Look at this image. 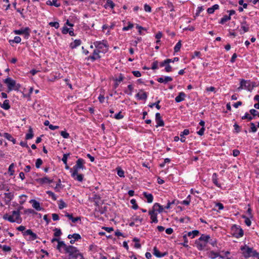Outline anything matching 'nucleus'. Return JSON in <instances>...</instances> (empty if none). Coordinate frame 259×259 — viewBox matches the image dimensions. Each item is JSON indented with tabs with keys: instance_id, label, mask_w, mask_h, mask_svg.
<instances>
[{
	"instance_id": "1",
	"label": "nucleus",
	"mask_w": 259,
	"mask_h": 259,
	"mask_svg": "<svg viewBox=\"0 0 259 259\" xmlns=\"http://www.w3.org/2000/svg\"><path fill=\"white\" fill-rule=\"evenodd\" d=\"M3 219L11 223H14L16 222L17 223L20 224L22 222V219L20 217L19 210L13 211L12 215H8V214H4Z\"/></svg>"
},
{
	"instance_id": "2",
	"label": "nucleus",
	"mask_w": 259,
	"mask_h": 259,
	"mask_svg": "<svg viewBox=\"0 0 259 259\" xmlns=\"http://www.w3.org/2000/svg\"><path fill=\"white\" fill-rule=\"evenodd\" d=\"M85 161L82 158H79L76 161V164L73 166L72 168L70 169V172H73V175H76L77 172H78L80 169H85L84 166Z\"/></svg>"
},
{
	"instance_id": "3",
	"label": "nucleus",
	"mask_w": 259,
	"mask_h": 259,
	"mask_svg": "<svg viewBox=\"0 0 259 259\" xmlns=\"http://www.w3.org/2000/svg\"><path fill=\"white\" fill-rule=\"evenodd\" d=\"M94 46L96 50L99 51L100 53H105L108 51V46L106 40L96 41L94 42Z\"/></svg>"
},
{
	"instance_id": "4",
	"label": "nucleus",
	"mask_w": 259,
	"mask_h": 259,
	"mask_svg": "<svg viewBox=\"0 0 259 259\" xmlns=\"http://www.w3.org/2000/svg\"><path fill=\"white\" fill-rule=\"evenodd\" d=\"M231 234L235 238H239L243 236L244 232L240 226L233 225L231 227Z\"/></svg>"
},
{
	"instance_id": "5",
	"label": "nucleus",
	"mask_w": 259,
	"mask_h": 259,
	"mask_svg": "<svg viewBox=\"0 0 259 259\" xmlns=\"http://www.w3.org/2000/svg\"><path fill=\"white\" fill-rule=\"evenodd\" d=\"M4 83H6L8 85L9 91H11L12 90H17L20 87V84H18L16 86V88L14 87L16 86V81L12 79L11 77H7L4 80Z\"/></svg>"
},
{
	"instance_id": "6",
	"label": "nucleus",
	"mask_w": 259,
	"mask_h": 259,
	"mask_svg": "<svg viewBox=\"0 0 259 259\" xmlns=\"http://www.w3.org/2000/svg\"><path fill=\"white\" fill-rule=\"evenodd\" d=\"M237 89L239 91L242 89H245L248 91H251L250 80H247L244 79H240V87H238Z\"/></svg>"
},
{
	"instance_id": "7",
	"label": "nucleus",
	"mask_w": 259,
	"mask_h": 259,
	"mask_svg": "<svg viewBox=\"0 0 259 259\" xmlns=\"http://www.w3.org/2000/svg\"><path fill=\"white\" fill-rule=\"evenodd\" d=\"M15 34L22 35L24 34V38L28 39L30 36V29L28 27H25L18 30H14Z\"/></svg>"
},
{
	"instance_id": "8",
	"label": "nucleus",
	"mask_w": 259,
	"mask_h": 259,
	"mask_svg": "<svg viewBox=\"0 0 259 259\" xmlns=\"http://www.w3.org/2000/svg\"><path fill=\"white\" fill-rule=\"evenodd\" d=\"M99 51L97 50H94L93 53L92 55H90L88 57L86 58V59L88 60H91L92 62H94L95 60L97 59H100L101 58V56L99 55Z\"/></svg>"
},
{
	"instance_id": "9",
	"label": "nucleus",
	"mask_w": 259,
	"mask_h": 259,
	"mask_svg": "<svg viewBox=\"0 0 259 259\" xmlns=\"http://www.w3.org/2000/svg\"><path fill=\"white\" fill-rule=\"evenodd\" d=\"M23 235L24 236L30 235L29 240L32 241L38 238L37 235L35 233H33L31 229H28L23 232Z\"/></svg>"
},
{
	"instance_id": "10",
	"label": "nucleus",
	"mask_w": 259,
	"mask_h": 259,
	"mask_svg": "<svg viewBox=\"0 0 259 259\" xmlns=\"http://www.w3.org/2000/svg\"><path fill=\"white\" fill-rule=\"evenodd\" d=\"M149 214L150 215V219L151 220V223H157V213L154 211V210H150L148 212Z\"/></svg>"
},
{
	"instance_id": "11",
	"label": "nucleus",
	"mask_w": 259,
	"mask_h": 259,
	"mask_svg": "<svg viewBox=\"0 0 259 259\" xmlns=\"http://www.w3.org/2000/svg\"><path fill=\"white\" fill-rule=\"evenodd\" d=\"M195 244L197 248L199 250H203L206 246L207 244L205 242L201 241L199 239L196 240L195 241Z\"/></svg>"
},
{
	"instance_id": "12",
	"label": "nucleus",
	"mask_w": 259,
	"mask_h": 259,
	"mask_svg": "<svg viewBox=\"0 0 259 259\" xmlns=\"http://www.w3.org/2000/svg\"><path fill=\"white\" fill-rule=\"evenodd\" d=\"M155 120L157 123L156 127L163 126L164 125L163 120H162L160 114L159 113H156L155 114Z\"/></svg>"
},
{
	"instance_id": "13",
	"label": "nucleus",
	"mask_w": 259,
	"mask_h": 259,
	"mask_svg": "<svg viewBox=\"0 0 259 259\" xmlns=\"http://www.w3.org/2000/svg\"><path fill=\"white\" fill-rule=\"evenodd\" d=\"M241 29L243 30V32L240 30V33L241 34H242L245 32H247L249 31V25L247 24V22L245 20L241 22Z\"/></svg>"
},
{
	"instance_id": "14",
	"label": "nucleus",
	"mask_w": 259,
	"mask_h": 259,
	"mask_svg": "<svg viewBox=\"0 0 259 259\" xmlns=\"http://www.w3.org/2000/svg\"><path fill=\"white\" fill-rule=\"evenodd\" d=\"M153 254L156 256L157 257H161L167 255L168 252L165 251L164 252L161 253L159 250L157 249L156 247H154L153 248Z\"/></svg>"
},
{
	"instance_id": "15",
	"label": "nucleus",
	"mask_w": 259,
	"mask_h": 259,
	"mask_svg": "<svg viewBox=\"0 0 259 259\" xmlns=\"http://www.w3.org/2000/svg\"><path fill=\"white\" fill-rule=\"evenodd\" d=\"M29 202L32 204V207L37 211H40L43 209L40 207L39 202L35 199H31Z\"/></svg>"
},
{
	"instance_id": "16",
	"label": "nucleus",
	"mask_w": 259,
	"mask_h": 259,
	"mask_svg": "<svg viewBox=\"0 0 259 259\" xmlns=\"http://www.w3.org/2000/svg\"><path fill=\"white\" fill-rule=\"evenodd\" d=\"M5 202L6 204H8L14 197V195L11 192L5 193Z\"/></svg>"
},
{
	"instance_id": "17",
	"label": "nucleus",
	"mask_w": 259,
	"mask_h": 259,
	"mask_svg": "<svg viewBox=\"0 0 259 259\" xmlns=\"http://www.w3.org/2000/svg\"><path fill=\"white\" fill-rule=\"evenodd\" d=\"M186 95L185 93L181 92L179 93L178 96L175 98V101L177 103H180L185 100Z\"/></svg>"
},
{
	"instance_id": "18",
	"label": "nucleus",
	"mask_w": 259,
	"mask_h": 259,
	"mask_svg": "<svg viewBox=\"0 0 259 259\" xmlns=\"http://www.w3.org/2000/svg\"><path fill=\"white\" fill-rule=\"evenodd\" d=\"M63 248L64 251V252L66 251L67 248H68V245H67L65 244L64 242L63 241H59L58 242V245L57 246V249L59 250V251H61V248Z\"/></svg>"
},
{
	"instance_id": "19",
	"label": "nucleus",
	"mask_w": 259,
	"mask_h": 259,
	"mask_svg": "<svg viewBox=\"0 0 259 259\" xmlns=\"http://www.w3.org/2000/svg\"><path fill=\"white\" fill-rule=\"evenodd\" d=\"M71 176L75 180L79 182H82L83 180L84 175L83 174L77 172L76 175H73V172H71Z\"/></svg>"
},
{
	"instance_id": "20",
	"label": "nucleus",
	"mask_w": 259,
	"mask_h": 259,
	"mask_svg": "<svg viewBox=\"0 0 259 259\" xmlns=\"http://www.w3.org/2000/svg\"><path fill=\"white\" fill-rule=\"evenodd\" d=\"M140 91L143 93L142 94H140V93L137 94L136 97L140 100H146L148 97L147 93L143 92V90H141Z\"/></svg>"
},
{
	"instance_id": "21",
	"label": "nucleus",
	"mask_w": 259,
	"mask_h": 259,
	"mask_svg": "<svg viewBox=\"0 0 259 259\" xmlns=\"http://www.w3.org/2000/svg\"><path fill=\"white\" fill-rule=\"evenodd\" d=\"M190 134L189 130L188 129H185L183 132H182L180 133V141L181 142H185L186 141V138L185 137V136L188 135Z\"/></svg>"
},
{
	"instance_id": "22",
	"label": "nucleus",
	"mask_w": 259,
	"mask_h": 259,
	"mask_svg": "<svg viewBox=\"0 0 259 259\" xmlns=\"http://www.w3.org/2000/svg\"><path fill=\"white\" fill-rule=\"evenodd\" d=\"M65 216L67 217L69 220H71L72 222L74 223H76L78 221H81L80 217L74 218L72 213L70 214L68 212H66Z\"/></svg>"
},
{
	"instance_id": "23",
	"label": "nucleus",
	"mask_w": 259,
	"mask_h": 259,
	"mask_svg": "<svg viewBox=\"0 0 259 259\" xmlns=\"http://www.w3.org/2000/svg\"><path fill=\"white\" fill-rule=\"evenodd\" d=\"M2 137H3L8 140L12 142L14 144L16 143V141L15 139H14L11 134L8 133H4L2 134Z\"/></svg>"
},
{
	"instance_id": "24",
	"label": "nucleus",
	"mask_w": 259,
	"mask_h": 259,
	"mask_svg": "<svg viewBox=\"0 0 259 259\" xmlns=\"http://www.w3.org/2000/svg\"><path fill=\"white\" fill-rule=\"evenodd\" d=\"M152 209L154 210V211H158L159 213H161L163 211V208L162 205H161L158 203H155L152 207Z\"/></svg>"
},
{
	"instance_id": "25",
	"label": "nucleus",
	"mask_w": 259,
	"mask_h": 259,
	"mask_svg": "<svg viewBox=\"0 0 259 259\" xmlns=\"http://www.w3.org/2000/svg\"><path fill=\"white\" fill-rule=\"evenodd\" d=\"M212 181L213 183L218 187L221 188V185L218 181V175L217 173H213L212 176Z\"/></svg>"
},
{
	"instance_id": "26",
	"label": "nucleus",
	"mask_w": 259,
	"mask_h": 259,
	"mask_svg": "<svg viewBox=\"0 0 259 259\" xmlns=\"http://www.w3.org/2000/svg\"><path fill=\"white\" fill-rule=\"evenodd\" d=\"M199 231L197 230H193L191 232H188L185 235L187 236L190 237L191 238H194L195 237L198 236L199 234Z\"/></svg>"
},
{
	"instance_id": "27",
	"label": "nucleus",
	"mask_w": 259,
	"mask_h": 259,
	"mask_svg": "<svg viewBox=\"0 0 259 259\" xmlns=\"http://www.w3.org/2000/svg\"><path fill=\"white\" fill-rule=\"evenodd\" d=\"M198 239L207 244L210 240V236L208 235L202 234Z\"/></svg>"
},
{
	"instance_id": "28",
	"label": "nucleus",
	"mask_w": 259,
	"mask_h": 259,
	"mask_svg": "<svg viewBox=\"0 0 259 259\" xmlns=\"http://www.w3.org/2000/svg\"><path fill=\"white\" fill-rule=\"evenodd\" d=\"M207 255L209 258L211 259H214L220 256V254L218 252L211 250L207 253Z\"/></svg>"
},
{
	"instance_id": "29",
	"label": "nucleus",
	"mask_w": 259,
	"mask_h": 259,
	"mask_svg": "<svg viewBox=\"0 0 259 259\" xmlns=\"http://www.w3.org/2000/svg\"><path fill=\"white\" fill-rule=\"evenodd\" d=\"M143 195L146 198L148 203H151L153 201V196L152 194L144 192H143Z\"/></svg>"
},
{
	"instance_id": "30",
	"label": "nucleus",
	"mask_w": 259,
	"mask_h": 259,
	"mask_svg": "<svg viewBox=\"0 0 259 259\" xmlns=\"http://www.w3.org/2000/svg\"><path fill=\"white\" fill-rule=\"evenodd\" d=\"M80 44L81 40L80 39H75L73 42L70 44V47L71 49H73L80 46Z\"/></svg>"
},
{
	"instance_id": "31",
	"label": "nucleus",
	"mask_w": 259,
	"mask_h": 259,
	"mask_svg": "<svg viewBox=\"0 0 259 259\" xmlns=\"http://www.w3.org/2000/svg\"><path fill=\"white\" fill-rule=\"evenodd\" d=\"M219 9V6L218 4L214 5L211 7L208 8L207 12L208 14H213L215 10Z\"/></svg>"
},
{
	"instance_id": "32",
	"label": "nucleus",
	"mask_w": 259,
	"mask_h": 259,
	"mask_svg": "<svg viewBox=\"0 0 259 259\" xmlns=\"http://www.w3.org/2000/svg\"><path fill=\"white\" fill-rule=\"evenodd\" d=\"M68 238L69 239H72L73 238L75 241H78V240L81 239V236L77 233H74L73 234H69L68 235Z\"/></svg>"
},
{
	"instance_id": "33",
	"label": "nucleus",
	"mask_w": 259,
	"mask_h": 259,
	"mask_svg": "<svg viewBox=\"0 0 259 259\" xmlns=\"http://www.w3.org/2000/svg\"><path fill=\"white\" fill-rule=\"evenodd\" d=\"M34 136L33 130L30 127L28 130V133L26 135L25 139L26 140H30L33 138Z\"/></svg>"
},
{
	"instance_id": "34",
	"label": "nucleus",
	"mask_w": 259,
	"mask_h": 259,
	"mask_svg": "<svg viewBox=\"0 0 259 259\" xmlns=\"http://www.w3.org/2000/svg\"><path fill=\"white\" fill-rule=\"evenodd\" d=\"M1 107L5 110H9L10 108V105L9 104V101L8 100H5L3 103L1 104Z\"/></svg>"
},
{
	"instance_id": "35",
	"label": "nucleus",
	"mask_w": 259,
	"mask_h": 259,
	"mask_svg": "<svg viewBox=\"0 0 259 259\" xmlns=\"http://www.w3.org/2000/svg\"><path fill=\"white\" fill-rule=\"evenodd\" d=\"M179 201L176 199L173 200L172 201H170L169 200H168L167 202V205L165 206V208L169 209L172 204H176L177 205L179 203Z\"/></svg>"
},
{
	"instance_id": "36",
	"label": "nucleus",
	"mask_w": 259,
	"mask_h": 259,
	"mask_svg": "<svg viewBox=\"0 0 259 259\" xmlns=\"http://www.w3.org/2000/svg\"><path fill=\"white\" fill-rule=\"evenodd\" d=\"M231 19V17L230 16L225 15L222 17L220 21V23L223 24L226 22L230 20Z\"/></svg>"
},
{
	"instance_id": "37",
	"label": "nucleus",
	"mask_w": 259,
	"mask_h": 259,
	"mask_svg": "<svg viewBox=\"0 0 259 259\" xmlns=\"http://www.w3.org/2000/svg\"><path fill=\"white\" fill-rule=\"evenodd\" d=\"M253 248L249 247H247L245 251L244 252L245 257H249L250 255V254L252 253V250Z\"/></svg>"
},
{
	"instance_id": "38",
	"label": "nucleus",
	"mask_w": 259,
	"mask_h": 259,
	"mask_svg": "<svg viewBox=\"0 0 259 259\" xmlns=\"http://www.w3.org/2000/svg\"><path fill=\"white\" fill-rule=\"evenodd\" d=\"M53 231L55 232L54 233V235L55 237H59L62 234V232L60 229L55 228Z\"/></svg>"
},
{
	"instance_id": "39",
	"label": "nucleus",
	"mask_w": 259,
	"mask_h": 259,
	"mask_svg": "<svg viewBox=\"0 0 259 259\" xmlns=\"http://www.w3.org/2000/svg\"><path fill=\"white\" fill-rule=\"evenodd\" d=\"M37 181L39 182L41 184H48L49 183V179L47 177H44L42 178H40L37 180Z\"/></svg>"
},
{
	"instance_id": "40",
	"label": "nucleus",
	"mask_w": 259,
	"mask_h": 259,
	"mask_svg": "<svg viewBox=\"0 0 259 259\" xmlns=\"http://www.w3.org/2000/svg\"><path fill=\"white\" fill-rule=\"evenodd\" d=\"M160 100H158L157 102H156L155 103H151L150 104H149L148 106L150 108H153L154 106H155V107L157 109H160L161 107L159 105V104L160 103Z\"/></svg>"
},
{
	"instance_id": "41",
	"label": "nucleus",
	"mask_w": 259,
	"mask_h": 259,
	"mask_svg": "<svg viewBox=\"0 0 259 259\" xmlns=\"http://www.w3.org/2000/svg\"><path fill=\"white\" fill-rule=\"evenodd\" d=\"M242 218L243 219H245V224H246L247 226H248V227L250 226V225H251V221H250V218H249V217H246V215H243L242 216Z\"/></svg>"
},
{
	"instance_id": "42",
	"label": "nucleus",
	"mask_w": 259,
	"mask_h": 259,
	"mask_svg": "<svg viewBox=\"0 0 259 259\" xmlns=\"http://www.w3.org/2000/svg\"><path fill=\"white\" fill-rule=\"evenodd\" d=\"M112 117V115L110 116ZM124 117V115L121 114V111L119 112L118 113L115 114L113 118H115L116 119H121Z\"/></svg>"
},
{
	"instance_id": "43",
	"label": "nucleus",
	"mask_w": 259,
	"mask_h": 259,
	"mask_svg": "<svg viewBox=\"0 0 259 259\" xmlns=\"http://www.w3.org/2000/svg\"><path fill=\"white\" fill-rule=\"evenodd\" d=\"M14 163H12L10 164V165L9 166V173L10 174V176H13L14 174Z\"/></svg>"
},
{
	"instance_id": "44",
	"label": "nucleus",
	"mask_w": 259,
	"mask_h": 259,
	"mask_svg": "<svg viewBox=\"0 0 259 259\" xmlns=\"http://www.w3.org/2000/svg\"><path fill=\"white\" fill-rule=\"evenodd\" d=\"M117 175L119 177L121 178L124 177V171L120 167L117 168Z\"/></svg>"
},
{
	"instance_id": "45",
	"label": "nucleus",
	"mask_w": 259,
	"mask_h": 259,
	"mask_svg": "<svg viewBox=\"0 0 259 259\" xmlns=\"http://www.w3.org/2000/svg\"><path fill=\"white\" fill-rule=\"evenodd\" d=\"M181 46H182L181 42L180 40L179 42H178L177 43V44L176 45V46L174 47L175 52H178L181 49Z\"/></svg>"
},
{
	"instance_id": "46",
	"label": "nucleus",
	"mask_w": 259,
	"mask_h": 259,
	"mask_svg": "<svg viewBox=\"0 0 259 259\" xmlns=\"http://www.w3.org/2000/svg\"><path fill=\"white\" fill-rule=\"evenodd\" d=\"M46 193L47 194L49 195V196L52 197L53 200L55 201L57 200V197L54 193H53L51 191H47Z\"/></svg>"
},
{
	"instance_id": "47",
	"label": "nucleus",
	"mask_w": 259,
	"mask_h": 259,
	"mask_svg": "<svg viewBox=\"0 0 259 259\" xmlns=\"http://www.w3.org/2000/svg\"><path fill=\"white\" fill-rule=\"evenodd\" d=\"M66 206H67L66 204L63 200L61 199L59 201L58 207L60 209H62L64 208V207H66Z\"/></svg>"
},
{
	"instance_id": "48",
	"label": "nucleus",
	"mask_w": 259,
	"mask_h": 259,
	"mask_svg": "<svg viewBox=\"0 0 259 259\" xmlns=\"http://www.w3.org/2000/svg\"><path fill=\"white\" fill-rule=\"evenodd\" d=\"M247 119L248 121H250L253 119V117L246 112L245 115L242 117V119Z\"/></svg>"
},
{
	"instance_id": "49",
	"label": "nucleus",
	"mask_w": 259,
	"mask_h": 259,
	"mask_svg": "<svg viewBox=\"0 0 259 259\" xmlns=\"http://www.w3.org/2000/svg\"><path fill=\"white\" fill-rule=\"evenodd\" d=\"M183 239L184 240V243H182L181 244L183 246H184L185 247H188V239H187V235H186L185 234V235H183Z\"/></svg>"
},
{
	"instance_id": "50",
	"label": "nucleus",
	"mask_w": 259,
	"mask_h": 259,
	"mask_svg": "<svg viewBox=\"0 0 259 259\" xmlns=\"http://www.w3.org/2000/svg\"><path fill=\"white\" fill-rule=\"evenodd\" d=\"M131 203L133 204L132 208L134 209H137L138 208V205L136 203V200L135 199H132L130 201Z\"/></svg>"
},
{
	"instance_id": "51",
	"label": "nucleus",
	"mask_w": 259,
	"mask_h": 259,
	"mask_svg": "<svg viewBox=\"0 0 259 259\" xmlns=\"http://www.w3.org/2000/svg\"><path fill=\"white\" fill-rule=\"evenodd\" d=\"M134 222H139L140 224L143 222V219L139 216L135 215L132 218Z\"/></svg>"
},
{
	"instance_id": "52",
	"label": "nucleus",
	"mask_w": 259,
	"mask_h": 259,
	"mask_svg": "<svg viewBox=\"0 0 259 259\" xmlns=\"http://www.w3.org/2000/svg\"><path fill=\"white\" fill-rule=\"evenodd\" d=\"M49 25L51 27H54L56 29L59 27V23L58 22H51L49 23Z\"/></svg>"
},
{
	"instance_id": "53",
	"label": "nucleus",
	"mask_w": 259,
	"mask_h": 259,
	"mask_svg": "<svg viewBox=\"0 0 259 259\" xmlns=\"http://www.w3.org/2000/svg\"><path fill=\"white\" fill-rule=\"evenodd\" d=\"M106 5L111 9H113L115 7V4L111 0H107Z\"/></svg>"
},
{
	"instance_id": "54",
	"label": "nucleus",
	"mask_w": 259,
	"mask_h": 259,
	"mask_svg": "<svg viewBox=\"0 0 259 259\" xmlns=\"http://www.w3.org/2000/svg\"><path fill=\"white\" fill-rule=\"evenodd\" d=\"M249 112H250V114L252 115V116L253 117V118L254 117H255V116H257V115L259 113L257 110H256L254 109H250L249 110Z\"/></svg>"
},
{
	"instance_id": "55",
	"label": "nucleus",
	"mask_w": 259,
	"mask_h": 259,
	"mask_svg": "<svg viewBox=\"0 0 259 259\" xmlns=\"http://www.w3.org/2000/svg\"><path fill=\"white\" fill-rule=\"evenodd\" d=\"M250 132H251L252 133H255L257 131V128L255 126V124L253 122H251L250 123Z\"/></svg>"
},
{
	"instance_id": "56",
	"label": "nucleus",
	"mask_w": 259,
	"mask_h": 259,
	"mask_svg": "<svg viewBox=\"0 0 259 259\" xmlns=\"http://www.w3.org/2000/svg\"><path fill=\"white\" fill-rule=\"evenodd\" d=\"M69 155H70V153H66V154H63V156L62 159V160L65 164H66V163L67 162V158Z\"/></svg>"
},
{
	"instance_id": "57",
	"label": "nucleus",
	"mask_w": 259,
	"mask_h": 259,
	"mask_svg": "<svg viewBox=\"0 0 259 259\" xmlns=\"http://www.w3.org/2000/svg\"><path fill=\"white\" fill-rule=\"evenodd\" d=\"M134 27L133 24L131 22H128V24L127 26L123 27L122 30L123 31H127L130 29H132Z\"/></svg>"
},
{
	"instance_id": "58",
	"label": "nucleus",
	"mask_w": 259,
	"mask_h": 259,
	"mask_svg": "<svg viewBox=\"0 0 259 259\" xmlns=\"http://www.w3.org/2000/svg\"><path fill=\"white\" fill-rule=\"evenodd\" d=\"M42 164V160L40 158H38L36 159L35 162V166L36 168H38L40 167V165Z\"/></svg>"
},
{
	"instance_id": "59",
	"label": "nucleus",
	"mask_w": 259,
	"mask_h": 259,
	"mask_svg": "<svg viewBox=\"0 0 259 259\" xmlns=\"http://www.w3.org/2000/svg\"><path fill=\"white\" fill-rule=\"evenodd\" d=\"M164 70H165V71H166L167 72H169L172 71V67L169 65V63L166 64V65L165 66Z\"/></svg>"
},
{
	"instance_id": "60",
	"label": "nucleus",
	"mask_w": 259,
	"mask_h": 259,
	"mask_svg": "<svg viewBox=\"0 0 259 259\" xmlns=\"http://www.w3.org/2000/svg\"><path fill=\"white\" fill-rule=\"evenodd\" d=\"M158 61H154L152 64L151 69L152 70H155L158 69Z\"/></svg>"
},
{
	"instance_id": "61",
	"label": "nucleus",
	"mask_w": 259,
	"mask_h": 259,
	"mask_svg": "<svg viewBox=\"0 0 259 259\" xmlns=\"http://www.w3.org/2000/svg\"><path fill=\"white\" fill-rule=\"evenodd\" d=\"M60 135L65 139H67L69 137V134L66 131H61Z\"/></svg>"
},
{
	"instance_id": "62",
	"label": "nucleus",
	"mask_w": 259,
	"mask_h": 259,
	"mask_svg": "<svg viewBox=\"0 0 259 259\" xmlns=\"http://www.w3.org/2000/svg\"><path fill=\"white\" fill-rule=\"evenodd\" d=\"M167 5L168 8H169L170 9V12L175 11L174 6L171 2H168Z\"/></svg>"
},
{
	"instance_id": "63",
	"label": "nucleus",
	"mask_w": 259,
	"mask_h": 259,
	"mask_svg": "<svg viewBox=\"0 0 259 259\" xmlns=\"http://www.w3.org/2000/svg\"><path fill=\"white\" fill-rule=\"evenodd\" d=\"M204 9L203 8V7L202 6H200V7H198L197 8V11H196V13L195 14V16L196 17H197L199 15V14L202 11H203Z\"/></svg>"
},
{
	"instance_id": "64",
	"label": "nucleus",
	"mask_w": 259,
	"mask_h": 259,
	"mask_svg": "<svg viewBox=\"0 0 259 259\" xmlns=\"http://www.w3.org/2000/svg\"><path fill=\"white\" fill-rule=\"evenodd\" d=\"M172 79V78L170 76H165L164 77V83L166 84L168 82L171 81Z\"/></svg>"
}]
</instances>
